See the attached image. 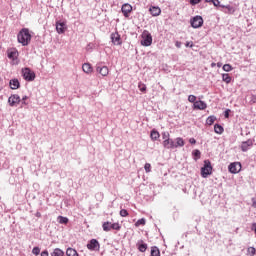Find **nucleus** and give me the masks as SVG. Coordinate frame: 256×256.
Masks as SVG:
<instances>
[{"label":"nucleus","mask_w":256,"mask_h":256,"mask_svg":"<svg viewBox=\"0 0 256 256\" xmlns=\"http://www.w3.org/2000/svg\"><path fill=\"white\" fill-rule=\"evenodd\" d=\"M121 11L124 15V17H129V14L131 13V11H133V6H131V4H123L122 5V8H121Z\"/></svg>","instance_id":"9b49d317"},{"label":"nucleus","mask_w":256,"mask_h":256,"mask_svg":"<svg viewBox=\"0 0 256 256\" xmlns=\"http://www.w3.org/2000/svg\"><path fill=\"white\" fill-rule=\"evenodd\" d=\"M247 252H248L249 255L254 256L255 253H256L255 247H249L247 249Z\"/></svg>","instance_id":"c9c22d12"},{"label":"nucleus","mask_w":256,"mask_h":256,"mask_svg":"<svg viewBox=\"0 0 256 256\" xmlns=\"http://www.w3.org/2000/svg\"><path fill=\"white\" fill-rule=\"evenodd\" d=\"M254 101H256V97L254 98Z\"/></svg>","instance_id":"6e6d98bb"},{"label":"nucleus","mask_w":256,"mask_h":256,"mask_svg":"<svg viewBox=\"0 0 256 256\" xmlns=\"http://www.w3.org/2000/svg\"><path fill=\"white\" fill-rule=\"evenodd\" d=\"M8 103H9L10 107H17V105H19L21 103V97H19V95H17V94H12L8 98Z\"/></svg>","instance_id":"6e6552de"},{"label":"nucleus","mask_w":256,"mask_h":256,"mask_svg":"<svg viewBox=\"0 0 256 256\" xmlns=\"http://www.w3.org/2000/svg\"><path fill=\"white\" fill-rule=\"evenodd\" d=\"M194 109H198L200 111H205L207 109V103L202 100L194 102Z\"/></svg>","instance_id":"4468645a"},{"label":"nucleus","mask_w":256,"mask_h":256,"mask_svg":"<svg viewBox=\"0 0 256 256\" xmlns=\"http://www.w3.org/2000/svg\"><path fill=\"white\" fill-rule=\"evenodd\" d=\"M20 83L18 79L10 80V89H19Z\"/></svg>","instance_id":"4be33fe9"},{"label":"nucleus","mask_w":256,"mask_h":256,"mask_svg":"<svg viewBox=\"0 0 256 256\" xmlns=\"http://www.w3.org/2000/svg\"><path fill=\"white\" fill-rule=\"evenodd\" d=\"M175 46L178 48V49H181V42L180 41H177L175 43Z\"/></svg>","instance_id":"49530a36"},{"label":"nucleus","mask_w":256,"mask_h":256,"mask_svg":"<svg viewBox=\"0 0 256 256\" xmlns=\"http://www.w3.org/2000/svg\"><path fill=\"white\" fill-rule=\"evenodd\" d=\"M87 249H89V251H99V249H101V244H99L97 239H91L87 244Z\"/></svg>","instance_id":"0eeeda50"},{"label":"nucleus","mask_w":256,"mask_h":256,"mask_svg":"<svg viewBox=\"0 0 256 256\" xmlns=\"http://www.w3.org/2000/svg\"><path fill=\"white\" fill-rule=\"evenodd\" d=\"M111 41L113 45H121V35H119V32H114L111 34Z\"/></svg>","instance_id":"ddd939ff"},{"label":"nucleus","mask_w":256,"mask_h":256,"mask_svg":"<svg viewBox=\"0 0 256 256\" xmlns=\"http://www.w3.org/2000/svg\"><path fill=\"white\" fill-rule=\"evenodd\" d=\"M120 215H121V217H127V215H129V212H127L126 209H122V210H120Z\"/></svg>","instance_id":"58836bf2"},{"label":"nucleus","mask_w":256,"mask_h":256,"mask_svg":"<svg viewBox=\"0 0 256 256\" xmlns=\"http://www.w3.org/2000/svg\"><path fill=\"white\" fill-rule=\"evenodd\" d=\"M96 71L102 77H107V75H109V67L107 66H97Z\"/></svg>","instance_id":"f8f14e48"},{"label":"nucleus","mask_w":256,"mask_h":256,"mask_svg":"<svg viewBox=\"0 0 256 256\" xmlns=\"http://www.w3.org/2000/svg\"><path fill=\"white\" fill-rule=\"evenodd\" d=\"M251 147H253V140L249 139L245 142H242L241 144V149L243 152L249 151V149H251Z\"/></svg>","instance_id":"dca6fc26"},{"label":"nucleus","mask_w":256,"mask_h":256,"mask_svg":"<svg viewBox=\"0 0 256 256\" xmlns=\"http://www.w3.org/2000/svg\"><path fill=\"white\" fill-rule=\"evenodd\" d=\"M146 221L145 218H141L136 222V225H145Z\"/></svg>","instance_id":"a19ab883"},{"label":"nucleus","mask_w":256,"mask_h":256,"mask_svg":"<svg viewBox=\"0 0 256 256\" xmlns=\"http://www.w3.org/2000/svg\"><path fill=\"white\" fill-rule=\"evenodd\" d=\"M66 255L67 256H79V253L77 252V250H75L73 248H68L66 250Z\"/></svg>","instance_id":"393cba45"},{"label":"nucleus","mask_w":256,"mask_h":256,"mask_svg":"<svg viewBox=\"0 0 256 256\" xmlns=\"http://www.w3.org/2000/svg\"><path fill=\"white\" fill-rule=\"evenodd\" d=\"M138 89L142 92L145 93V91H147V85L143 84L142 82H140L138 84Z\"/></svg>","instance_id":"7c9ffc66"},{"label":"nucleus","mask_w":256,"mask_h":256,"mask_svg":"<svg viewBox=\"0 0 256 256\" xmlns=\"http://www.w3.org/2000/svg\"><path fill=\"white\" fill-rule=\"evenodd\" d=\"M188 101L190 103H196L197 102V97L195 95H189L188 96Z\"/></svg>","instance_id":"f704fd0d"},{"label":"nucleus","mask_w":256,"mask_h":256,"mask_svg":"<svg viewBox=\"0 0 256 256\" xmlns=\"http://www.w3.org/2000/svg\"><path fill=\"white\" fill-rule=\"evenodd\" d=\"M175 145H176V147H184L185 146V141L183 140V138L178 137V138H176Z\"/></svg>","instance_id":"cd10ccee"},{"label":"nucleus","mask_w":256,"mask_h":256,"mask_svg":"<svg viewBox=\"0 0 256 256\" xmlns=\"http://www.w3.org/2000/svg\"><path fill=\"white\" fill-rule=\"evenodd\" d=\"M113 229L115 231H119V229H121V226H119V225H103L104 231H113Z\"/></svg>","instance_id":"aec40b11"},{"label":"nucleus","mask_w":256,"mask_h":256,"mask_svg":"<svg viewBox=\"0 0 256 256\" xmlns=\"http://www.w3.org/2000/svg\"><path fill=\"white\" fill-rule=\"evenodd\" d=\"M201 3V0H190V5H199Z\"/></svg>","instance_id":"37998d69"},{"label":"nucleus","mask_w":256,"mask_h":256,"mask_svg":"<svg viewBox=\"0 0 256 256\" xmlns=\"http://www.w3.org/2000/svg\"><path fill=\"white\" fill-rule=\"evenodd\" d=\"M222 65H223V64L220 63V62L217 63V67H222Z\"/></svg>","instance_id":"8fccbe9b"},{"label":"nucleus","mask_w":256,"mask_h":256,"mask_svg":"<svg viewBox=\"0 0 256 256\" xmlns=\"http://www.w3.org/2000/svg\"><path fill=\"white\" fill-rule=\"evenodd\" d=\"M222 80L224 81V83H231V76L229 74H223L222 75Z\"/></svg>","instance_id":"c85d7f7f"},{"label":"nucleus","mask_w":256,"mask_h":256,"mask_svg":"<svg viewBox=\"0 0 256 256\" xmlns=\"http://www.w3.org/2000/svg\"><path fill=\"white\" fill-rule=\"evenodd\" d=\"M222 9H227L229 11V13H235V8L231 7L229 5L225 6V5H221Z\"/></svg>","instance_id":"473e14b6"},{"label":"nucleus","mask_w":256,"mask_h":256,"mask_svg":"<svg viewBox=\"0 0 256 256\" xmlns=\"http://www.w3.org/2000/svg\"><path fill=\"white\" fill-rule=\"evenodd\" d=\"M185 46H186V47H191V48H192V47H193V42H186Z\"/></svg>","instance_id":"de8ad7c7"},{"label":"nucleus","mask_w":256,"mask_h":256,"mask_svg":"<svg viewBox=\"0 0 256 256\" xmlns=\"http://www.w3.org/2000/svg\"><path fill=\"white\" fill-rule=\"evenodd\" d=\"M65 252L59 248H55L54 251L51 253V256H64Z\"/></svg>","instance_id":"a878e982"},{"label":"nucleus","mask_w":256,"mask_h":256,"mask_svg":"<svg viewBox=\"0 0 256 256\" xmlns=\"http://www.w3.org/2000/svg\"><path fill=\"white\" fill-rule=\"evenodd\" d=\"M214 131L218 135H221L223 133V131H224L223 126H221L219 124L214 125Z\"/></svg>","instance_id":"bb28decb"},{"label":"nucleus","mask_w":256,"mask_h":256,"mask_svg":"<svg viewBox=\"0 0 256 256\" xmlns=\"http://www.w3.org/2000/svg\"><path fill=\"white\" fill-rule=\"evenodd\" d=\"M31 39V31L28 28H22L17 35L18 43H21L23 47H27L31 43Z\"/></svg>","instance_id":"f257e3e1"},{"label":"nucleus","mask_w":256,"mask_h":256,"mask_svg":"<svg viewBox=\"0 0 256 256\" xmlns=\"http://www.w3.org/2000/svg\"><path fill=\"white\" fill-rule=\"evenodd\" d=\"M231 110H226L225 111V117H226V119H229V112H230Z\"/></svg>","instance_id":"09e8293b"},{"label":"nucleus","mask_w":256,"mask_h":256,"mask_svg":"<svg viewBox=\"0 0 256 256\" xmlns=\"http://www.w3.org/2000/svg\"><path fill=\"white\" fill-rule=\"evenodd\" d=\"M170 137L171 135L169 134V132H162V139L164 141H168L169 139H171Z\"/></svg>","instance_id":"72a5a7b5"},{"label":"nucleus","mask_w":256,"mask_h":256,"mask_svg":"<svg viewBox=\"0 0 256 256\" xmlns=\"http://www.w3.org/2000/svg\"><path fill=\"white\" fill-rule=\"evenodd\" d=\"M189 143H191V145H195L197 143V140H195V138H190Z\"/></svg>","instance_id":"c03bdc74"},{"label":"nucleus","mask_w":256,"mask_h":256,"mask_svg":"<svg viewBox=\"0 0 256 256\" xmlns=\"http://www.w3.org/2000/svg\"><path fill=\"white\" fill-rule=\"evenodd\" d=\"M136 245L140 253H145V251H147V244H145L143 240H139Z\"/></svg>","instance_id":"6ab92c4d"},{"label":"nucleus","mask_w":256,"mask_h":256,"mask_svg":"<svg viewBox=\"0 0 256 256\" xmlns=\"http://www.w3.org/2000/svg\"><path fill=\"white\" fill-rule=\"evenodd\" d=\"M213 173V166L211 165V161L205 160L204 166L201 168V177L207 179L208 175Z\"/></svg>","instance_id":"7ed1b4c3"},{"label":"nucleus","mask_w":256,"mask_h":256,"mask_svg":"<svg viewBox=\"0 0 256 256\" xmlns=\"http://www.w3.org/2000/svg\"><path fill=\"white\" fill-rule=\"evenodd\" d=\"M82 71H84V73L87 75H91V73H93V66H91L89 63H84L82 65Z\"/></svg>","instance_id":"a211bd4d"},{"label":"nucleus","mask_w":256,"mask_h":256,"mask_svg":"<svg viewBox=\"0 0 256 256\" xmlns=\"http://www.w3.org/2000/svg\"><path fill=\"white\" fill-rule=\"evenodd\" d=\"M144 169H145L146 173H151V165L149 163H146L144 165Z\"/></svg>","instance_id":"4c0bfd02"},{"label":"nucleus","mask_w":256,"mask_h":256,"mask_svg":"<svg viewBox=\"0 0 256 256\" xmlns=\"http://www.w3.org/2000/svg\"><path fill=\"white\" fill-rule=\"evenodd\" d=\"M22 101H27V96H24V97L22 98Z\"/></svg>","instance_id":"603ef678"},{"label":"nucleus","mask_w":256,"mask_h":256,"mask_svg":"<svg viewBox=\"0 0 256 256\" xmlns=\"http://www.w3.org/2000/svg\"><path fill=\"white\" fill-rule=\"evenodd\" d=\"M40 251H41V250L39 249V247H35V248H33L32 253H33L34 255H39Z\"/></svg>","instance_id":"79ce46f5"},{"label":"nucleus","mask_w":256,"mask_h":256,"mask_svg":"<svg viewBox=\"0 0 256 256\" xmlns=\"http://www.w3.org/2000/svg\"><path fill=\"white\" fill-rule=\"evenodd\" d=\"M215 120H216L215 116H209L206 120V123L207 125H213V123H215Z\"/></svg>","instance_id":"2f4dec72"},{"label":"nucleus","mask_w":256,"mask_h":256,"mask_svg":"<svg viewBox=\"0 0 256 256\" xmlns=\"http://www.w3.org/2000/svg\"><path fill=\"white\" fill-rule=\"evenodd\" d=\"M57 221L60 223V225H67L69 223V218L58 216Z\"/></svg>","instance_id":"5701e85b"},{"label":"nucleus","mask_w":256,"mask_h":256,"mask_svg":"<svg viewBox=\"0 0 256 256\" xmlns=\"http://www.w3.org/2000/svg\"><path fill=\"white\" fill-rule=\"evenodd\" d=\"M149 12L151 13L152 17H159V15H161V8L158 6H151L149 8Z\"/></svg>","instance_id":"f3484780"},{"label":"nucleus","mask_w":256,"mask_h":256,"mask_svg":"<svg viewBox=\"0 0 256 256\" xmlns=\"http://www.w3.org/2000/svg\"><path fill=\"white\" fill-rule=\"evenodd\" d=\"M254 101H256V97L254 98Z\"/></svg>","instance_id":"4d7b16f0"},{"label":"nucleus","mask_w":256,"mask_h":256,"mask_svg":"<svg viewBox=\"0 0 256 256\" xmlns=\"http://www.w3.org/2000/svg\"><path fill=\"white\" fill-rule=\"evenodd\" d=\"M8 59H11L13 65L19 64V51L16 48H10L7 50Z\"/></svg>","instance_id":"20e7f679"},{"label":"nucleus","mask_w":256,"mask_h":256,"mask_svg":"<svg viewBox=\"0 0 256 256\" xmlns=\"http://www.w3.org/2000/svg\"><path fill=\"white\" fill-rule=\"evenodd\" d=\"M230 173L237 174L241 171L242 166L240 162H233L228 166Z\"/></svg>","instance_id":"1a4fd4ad"},{"label":"nucleus","mask_w":256,"mask_h":256,"mask_svg":"<svg viewBox=\"0 0 256 256\" xmlns=\"http://www.w3.org/2000/svg\"><path fill=\"white\" fill-rule=\"evenodd\" d=\"M141 37V45H143V47H151L153 43V36H151V33L147 30H144Z\"/></svg>","instance_id":"f03ea898"},{"label":"nucleus","mask_w":256,"mask_h":256,"mask_svg":"<svg viewBox=\"0 0 256 256\" xmlns=\"http://www.w3.org/2000/svg\"><path fill=\"white\" fill-rule=\"evenodd\" d=\"M66 29L67 26L65 25V22H56V31L59 33V35L65 33Z\"/></svg>","instance_id":"2eb2a0df"},{"label":"nucleus","mask_w":256,"mask_h":256,"mask_svg":"<svg viewBox=\"0 0 256 256\" xmlns=\"http://www.w3.org/2000/svg\"><path fill=\"white\" fill-rule=\"evenodd\" d=\"M215 65H217V64H215V63H212V64H211V67H215Z\"/></svg>","instance_id":"864d4df0"},{"label":"nucleus","mask_w":256,"mask_h":256,"mask_svg":"<svg viewBox=\"0 0 256 256\" xmlns=\"http://www.w3.org/2000/svg\"><path fill=\"white\" fill-rule=\"evenodd\" d=\"M104 225H109V222L104 223Z\"/></svg>","instance_id":"5fc2aeb1"},{"label":"nucleus","mask_w":256,"mask_h":256,"mask_svg":"<svg viewBox=\"0 0 256 256\" xmlns=\"http://www.w3.org/2000/svg\"><path fill=\"white\" fill-rule=\"evenodd\" d=\"M190 23L193 29H199V27H203V17L195 16L190 20Z\"/></svg>","instance_id":"423d86ee"},{"label":"nucleus","mask_w":256,"mask_h":256,"mask_svg":"<svg viewBox=\"0 0 256 256\" xmlns=\"http://www.w3.org/2000/svg\"><path fill=\"white\" fill-rule=\"evenodd\" d=\"M41 256H49V252L47 250L41 252Z\"/></svg>","instance_id":"a18cd8bd"},{"label":"nucleus","mask_w":256,"mask_h":256,"mask_svg":"<svg viewBox=\"0 0 256 256\" xmlns=\"http://www.w3.org/2000/svg\"><path fill=\"white\" fill-rule=\"evenodd\" d=\"M162 145L165 149H177V144H175V141L173 139L164 140L162 142Z\"/></svg>","instance_id":"9d476101"},{"label":"nucleus","mask_w":256,"mask_h":256,"mask_svg":"<svg viewBox=\"0 0 256 256\" xmlns=\"http://www.w3.org/2000/svg\"><path fill=\"white\" fill-rule=\"evenodd\" d=\"M0 49H1V45H0Z\"/></svg>","instance_id":"13d9d810"},{"label":"nucleus","mask_w":256,"mask_h":256,"mask_svg":"<svg viewBox=\"0 0 256 256\" xmlns=\"http://www.w3.org/2000/svg\"><path fill=\"white\" fill-rule=\"evenodd\" d=\"M22 76L25 81H35V72L30 68H22Z\"/></svg>","instance_id":"39448f33"},{"label":"nucleus","mask_w":256,"mask_h":256,"mask_svg":"<svg viewBox=\"0 0 256 256\" xmlns=\"http://www.w3.org/2000/svg\"><path fill=\"white\" fill-rule=\"evenodd\" d=\"M214 7H221V2L219 0H212Z\"/></svg>","instance_id":"ea45409f"},{"label":"nucleus","mask_w":256,"mask_h":256,"mask_svg":"<svg viewBox=\"0 0 256 256\" xmlns=\"http://www.w3.org/2000/svg\"><path fill=\"white\" fill-rule=\"evenodd\" d=\"M222 69H223V71H226L227 73H229V71H233V67L231 66V64H224Z\"/></svg>","instance_id":"c756f323"},{"label":"nucleus","mask_w":256,"mask_h":256,"mask_svg":"<svg viewBox=\"0 0 256 256\" xmlns=\"http://www.w3.org/2000/svg\"><path fill=\"white\" fill-rule=\"evenodd\" d=\"M159 137H161V134H159V131L153 129L150 132V139H152L153 141H157L159 139Z\"/></svg>","instance_id":"412c9836"},{"label":"nucleus","mask_w":256,"mask_h":256,"mask_svg":"<svg viewBox=\"0 0 256 256\" xmlns=\"http://www.w3.org/2000/svg\"><path fill=\"white\" fill-rule=\"evenodd\" d=\"M151 256H161V251L157 246L151 248Z\"/></svg>","instance_id":"b1692460"},{"label":"nucleus","mask_w":256,"mask_h":256,"mask_svg":"<svg viewBox=\"0 0 256 256\" xmlns=\"http://www.w3.org/2000/svg\"><path fill=\"white\" fill-rule=\"evenodd\" d=\"M206 3H213V0H205Z\"/></svg>","instance_id":"3c124183"},{"label":"nucleus","mask_w":256,"mask_h":256,"mask_svg":"<svg viewBox=\"0 0 256 256\" xmlns=\"http://www.w3.org/2000/svg\"><path fill=\"white\" fill-rule=\"evenodd\" d=\"M193 155H194V157H197V159H201V151L194 150Z\"/></svg>","instance_id":"e433bc0d"}]
</instances>
